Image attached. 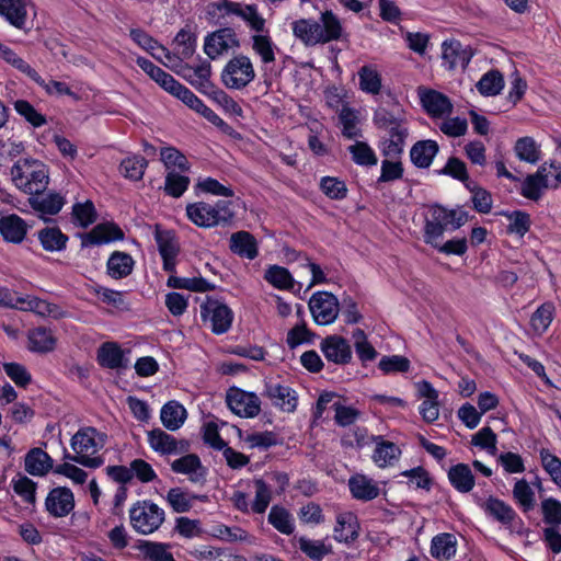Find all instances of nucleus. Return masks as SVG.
<instances>
[{"instance_id":"1","label":"nucleus","mask_w":561,"mask_h":561,"mask_svg":"<svg viewBox=\"0 0 561 561\" xmlns=\"http://www.w3.org/2000/svg\"><path fill=\"white\" fill-rule=\"evenodd\" d=\"M291 32L306 47L325 45L346 37L341 19L331 10H325L317 19L301 18L291 23Z\"/></svg>"},{"instance_id":"2","label":"nucleus","mask_w":561,"mask_h":561,"mask_svg":"<svg viewBox=\"0 0 561 561\" xmlns=\"http://www.w3.org/2000/svg\"><path fill=\"white\" fill-rule=\"evenodd\" d=\"M106 435L95 427L83 426L70 439L72 455L66 458L85 468L96 469L104 465V457L100 451L106 444Z\"/></svg>"},{"instance_id":"3","label":"nucleus","mask_w":561,"mask_h":561,"mask_svg":"<svg viewBox=\"0 0 561 561\" xmlns=\"http://www.w3.org/2000/svg\"><path fill=\"white\" fill-rule=\"evenodd\" d=\"M11 180L14 186L28 195H39L48 186L49 170L41 160L21 158L11 168Z\"/></svg>"},{"instance_id":"4","label":"nucleus","mask_w":561,"mask_h":561,"mask_svg":"<svg viewBox=\"0 0 561 561\" xmlns=\"http://www.w3.org/2000/svg\"><path fill=\"white\" fill-rule=\"evenodd\" d=\"M469 215L465 210H448L442 206H432L425 217L424 241L426 244L437 247L443 241L444 232L448 229L457 230L468 221Z\"/></svg>"},{"instance_id":"5","label":"nucleus","mask_w":561,"mask_h":561,"mask_svg":"<svg viewBox=\"0 0 561 561\" xmlns=\"http://www.w3.org/2000/svg\"><path fill=\"white\" fill-rule=\"evenodd\" d=\"M250 32V46L262 65L275 62L279 48L274 42L267 20L260 12L247 26Z\"/></svg>"},{"instance_id":"6","label":"nucleus","mask_w":561,"mask_h":561,"mask_svg":"<svg viewBox=\"0 0 561 561\" xmlns=\"http://www.w3.org/2000/svg\"><path fill=\"white\" fill-rule=\"evenodd\" d=\"M230 205L227 201H217L215 204L196 202L186 206V215L196 226L211 228L232 219Z\"/></svg>"},{"instance_id":"7","label":"nucleus","mask_w":561,"mask_h":561,"mask_svg":"<svg viewBox=\"0 0 561 561\" xmlns=\"http://www.w3.org/2000/svg\"><path fill=\"white\" fill-rule=\"evenodd\" d=\"M255 77L254 64L252 59L244 54H238L230 58L220 73V80L224 87L237 91L243 90L250 85Z\"/></svg>"},{"instance_id":"8","label":"nucleus","mask_w":561,"mask_h":561,"mask_svg":"<svg viewBox=\"0 0 561 561\" xmlns=\"http://www.w3.org/2000/svg\"><path fill=\"white\" fill-rule=\"evenodd\" d=\"M260 13L254 3L236 2L232 0H214L207 5V15L216 23H224L230 18H239L248 26Z\"/></svg>"},{"instance_id":"9","label":"nucleus","mask_w":561,"mask_h":561,"mask_svg":"<svg viewBox=\"0 0 561 561\" xmlns=\"http://www.w3.org/2000/svg\"><path fill=\"white\" fill-rule=\"evenodd\" d=\"M133 528L142 535H150L164 522V511L150 501H139L129 510Z\"/></svg>"},{"instance_id":"10","label":"nucleus","mask_w":561,"mask_h":561,"mask_svg":"<svg viewBox=\"0 0 561 561\" xmlns=\"http://www.w3.org/2000/svg\"><path fill=\"white\" fill-rule=\"evenodd\" d=\"M486 516L500 523L512 534L524 535L526 533L524 520L515 510L503 500L489 496L480 504Z\"/></svg>"},{"instance_id":"11","label":"nucleus","mask_w":561,"mask_h":561,"mask_svg":"<svg viewBox=\"0 0 561 561\" xmlns=\"http://www.w3.org/2000/svg\"><path fill=\"white\" fill-rule=\"evenodd\" d=\"M201 317L215 334L228 332L233 321L232 310L222 301L209 297L201 305Z\"/></svg>"},{"instance_id":"12","label":"nucleus","mask_w":561,"mask_h":561,"mask_svg":"<svg viewBox=\"0 0 561 561\" xmlns=\"http://www.w3.org/2000/svg\"><path fill=\"white\" fill-rule=\"evenodd\" d=\"M308 305L314 322L319 325L333 323L340 312L337 298L329 291L312 294Z\"/></svg>"},{"instance_id":"13","label":"nucleus","mask_w":561,"mask_h":561,"mask_svg":"<svg viewBox=\"0 0 561 561\" xmlns=\"http://www.w3.org/2000/svg\"><path fill=\"white\" fill-rule=\"evenodd\" d=\"M228 408L238 416L251 419L261 412V400L254 392L232 387L227 391Z\"/></svg>"},{"instance_id":"14","label":"nucleus","mask_w":561,"mask_h":561,"mask_svg":"<svg viewBox=\"0 0 561 561\" xmlns=\"http://www.w3.org/2000/svg\"><path fill=\"white\" fill-rule=\"evenodd\" d=\"M240 47V41L236 31L231 27L219 28L205 37L204 53L210 58L216 59L229 50Z\"/></svg>"},{"instance_id":"15","label":"nucleus","mask_w":561,"mask_h":561,"mask_svg":"<svg viewBox=\"0 0 561 561\" xmlns=\"http://www.w3.org/2000/svg\"><path fill=\"white\" fill-rule=\"evenodd\" d=\"M419 96L423 108L432 118H442L453 112L454 106L451 101L442 92L420 88Z\"/></svg>"},{"instance_id":"16","label":"nucleus","mask_w":561,"mask_h":561,"mask_svg":"<svg viewBox=\"0 0 561 561\" xmlns=\"http://www.w3.org/2000/svg\"><path fill=\"white\" fill-rule=\"evenodd\" d=\"M263 394L268 398L272 404L283 412L291 413L298 404V397L295 390L279 382L267 381Z\"/></svg>"},{"instance_id":"17","label":"nucleus","mask_w":561,"mask_h":561,"mask_svg":"<svg viewBox=\"0 0 561 561\" xmlns=\"http://www.w3.org/2000/svg\"><path fill=\"white\" fill-rule=\"evenodd\" d=\"M325 359L336 365H346L352 360L353 353L347 340L340 335H329L320 343Z\"/></svg>"},{"instance_id":"18","label":"nucleus","mask_w":561,"mask_h":561,"mask_svg":"<svg viewBox=\"0 0 561 561\" xmlns=\"http://www.w3.org/2000/svg\"><path fill=\"white\" fill-rule=\"evenodd\" d=\"M154 240L158 245L159 253L163 260V270L168 273L175 272L176 256L180 245L174 233L169 230H162L157 227Z\"/></svg>"},{"instance_id":"19","label":"nucleus","mask_w":561,"mask_h":561,"mask_svg":"<svg viewBox=\"0 0 561 561\" xmlns=\"http://www.w3.org/2000/svg\"><path fill=\"white\" fill-rule=\"evenodd\" d=\"M473 53L469 47H463L460 42L456 39L445 41L442 45V58L443 65L449 69H456L458 67L465 69Z\"/></svg>"},{"instance_id":"20","label":"nucleus","mask_w":561,"mask_h":561,"mask_svg":"<svg viewBox=\"0 0 561 561\" xmlns=\"http://www.w3.org/2000/svg\"><path fill=\"white\" fill-rule=\"evenodd\" d=\"M45 506L54 517L67 516L75 507L73 493L68 488H55L47 494Z\"/></svg>"},{"instance_id":"21","label":"nucleus","mask_w":561,"mask_h":561,"mask_svg":"<svg viewBox=\"0 0 561 561\" xmlns=\"http://www.w3.org/2000/svg\"><path fill=\"white\" fill-rule=\"evenodd\" d=\"M148 444L150 448L160 455H176L186 449L184 442L178 440L174 436L161 428L148 432Z\"/></svg>"},{"instance_id":"22","label":"nucleus","mask_w":561,"mask_h":561,"mask_svg":"<svg viewBox=\"0 0 561 561\" xmlns=\"http://www.w3.org/2000/svg\"><path fill=\"white\" fill-rule=\"evenodd\" d=\"M124 239L123 230L113 222L96 225L91 231L82 236V245H100Z\"/></svg>"},{"instance_id":"23","label":"nucleus","mask_w":561,"mask_h":561,"mask_svg":"<svg viewBox=\"0 0 561 561\" xmlns=\"http://www.w3.org/2000/svg\"><path fill=\"white\" fill-rule=\"evenodd\" d=\"M28 230L26 221L16 214L0 218V234L5 242L20 244L24 241Z\"/></svg>"},{"instance_id":"24","label":"nucleus","mask_w":561,"mask_h":561,"mask_svg":"<svg viewBox=\"0 0 561 561\" xmlns=\"http://www.w3.org/2000/svg\"><path fill=\"white\" fill-rule=\"evenodd\" d=\"M374 444L371 459L377 467H392L400 459L401 449L397 444L386 440L381 435L374 437Z\"/></svg>"},{"instance_id":"25","label":"nucleus","mask_w":561,"mask_h":561,"mask_svg":"<svg viewBox=\"0 0 561 561\" xmlns=\"http://www.w3.org/2000/svg\"><path fill=\"white\" fill-rule=\"evenodd\" d=\"M31 0H0V16L18 30H25Z\"/></svg>"},{"instance_id":"26","label":"nucleus","mask_w":561,"mask_h":561,"mask_svg":"<svg viewBox=\"0 0 561 561\" xmlns=\"http://www.w3.org/2000/svg\"><path fill=\"white\" fill-rule=\"evenodd\" d=\"M171 469L175 473L187 476L190 481L194 483L204 482L206 479L207 470L202 465L201 459L194 454H188L173 460Z\"/></svg>"},{"instance_id":"27","label":"nucleus","mask_w":561,"mask_h":561,"mask_svg":"<svg viewBox=\"0 0 561 561\" xmlns=\"http://www.w3.org/2000/svg\"><path fill=\"white\" fill-rule=\"evenodd\" d=\"M178 75L196 88L207 89L210 85L211 65L208 60L201 59L196 66H180Z\"/></svg>"},{"instance_id":"28","label":"nucleus","mask_w":561,"mask_h":561,"mask_svg":"<svg viewBox=\"0 0 561 561\" xmlns=\"http://www.w3.org/2000/svg\"><path fill=\"white\" fill-rule=\"evenodd\" d=\"M348 488L354 499L359 501H371L376 499L379 493V486L371 478L356 473L348 480Z\"/></svg>"},{"instance_id":"29","label":"nucleus","mask_w":561,"mask_h":561,"mask_svg":"<svg viewBox=\"0 0 561 561\" xmlns=\"http://www.w3.org/2000/svg\"><path fill=\"white\" fill-rule=\"evenodd\" d=\"M458 541L455 535L442 533L432 538L430 552L437 561H449L456 556Z\"/></svg>"},{"instance_id":"30","label":"nucleus","mask_w":561,"mask_h":561,"mask_svg":"<svg viewBox=\"0 0 561 561\" xmlns=\"http://www.w3.org/2000/svg\"><path fill=\"white\" fill-rule=\"evenodd\" d=\"M333 537L339 542H351L358 537V522L355 514L351 512L340 513L336 516V525Z\"/></svg>"},{"instance_id":"31","label":"nucleus","mask_w":561,"mask_h":561,"mask_svg":"<svg viewBox=\"0 0 561 561\" xmlns=\"http://www.w3.org/2000/svg\"><path fill=\"white\" fill-rule=\"evenodd\" d=\"M229 248L234 254L248 260H254L259 254L255 238L243 230L231 234Z\"/></svg>"},{"instance_id":"32","label":"nucleus","mask_w":561,"mask_h":561,"mask_svg":"<svg viewBox=\"0 0 561 561\" xmlns=\"http://www.w3.org/2000/svg\"><path fill=\"white\" fill-rule=\"evenodd\" d=\"M135 261L133 256L126 252L114 251L107 262V274L114 279H122L131 274Z\"/></svg>"},{"instance_id":"33","label":"nucleus","mask_w":561,"mask_h":561,"mask_svg":"<svg viewBox=\"0 0 561 561\" xmlns=\"http://www.w3.org/2000/svg\"><path fill=\"white\" fill-rule=\"evenodd\" d=\"M438 150L439 147L435 140H420L411 148L410 158L415 167L426 169L432 164Z\"/></svg>"},{"instance_id":"34","label":"nucleus","mask_w":561,"mask_h":561,"mask_svg":"<svg viewBox=\"0 0 561 561\" xmlns=\"http://www.w3.org/2000/svg\"><path fill=\"white\" fill-rule=\"evenodd\" d=\"M98 362L102 367L119 369L126 366L124 352L115 342H105L98 350Z\"/></svg>"},{"instance_id":"35","label":"nucleus","mask_w":561,"mask_h":561,"mask_svg":"<svg viewBox=\"0 0 561 561\" xmlns=\"http://www.w3.org/2000/svg\"><path fill=\"white\" fill-rule=\"evenodd\" d=\"M28 348L36 353H49L56 347V337L50 329L38 327L28 332Z\"/></svg>"},{"instance_id":"36","label":"nucleus","mask_w":561,"mask_h":561,"mask_svg":"<svg viewBox=\"0 0 561 561\" xmlns=\"http://www.w3.org/2000/svg\"><path fill=\"white\" fill-rule=\"evenodd\" d=\"M186 416L185 408L176 401L167 402L160 411L161 422L169 431L179 430L184 424Z\"/></svg>"},{"instance_id":"37","label":"nucleus","mask_w":561,"mask_h":561,"mask_svg":"<svg viewBox=\"0 0 561 561\" xmlns=\"http://www.w3.org/2000/svg\"><path fill=\"white\" fill-rule=\"evenodd\" d=\"M450 484L460 493L470 492L476 484L474 476L466 463L453 466L448 471Z\"/></svg>"},{"instance_id":"38","label":"nucleus","mask_w":561,"mask_h":561,"mask_svg":"<svg viewBox=\"0 0 561 561\" xmlns=\"http://www.w3.org/2000/svg\"><path fill=\"white\" fill-rule=\"evenodd\" d=\"M191 554L197 561H247L244 557L232 552L230 549L210 546L197 548Z\"/></svg>"},{"instance_id":"39","label":"nucleus","mask_w":561,"mask_h":561,"mask_svg":"<svg viewBox=\"0 0 561 561\" xmlns=\"http://www.w3.org/2000/svg\"><path fill=\"white\" fill-rule=\"evenodd\" d=\"M24 467L32 476H44L51 469L53 460L41 448H33L25 456Z\"/></svg>"},{"instance_id":"40","label":"nucleus","mask_w":561,"mask_h":561,"mask_svg":"<svg viewBox=\"0 0 561 561\" xmlns=\"http://www.w3.org/2000/svg\"><path fill=\"white\" fill-rule=\"evenodd\" d=\"M515 156L519 161L536 164L541 159L540 145L530 136L520 137L514 145Z\"/></svg>"},{"instance_id":"41","label":"nucleus","mask_w":561,"mask_h":561,"mask_svg":"<svg viewBox=\"0 0 561 561\" xmlns=\"http://www.w3.org/2000/svg\"><path fill=\"white\" fill-rule=\"evenodd\" d=\"M38 240L47 252H59L66 249L68 237L58 227H46L38 231Z\"/></svg>"},{"instance_id":"42","label":"nucleus","mask_w":561,"mask_h":561,"mask_svg":"<svg viewBox=\"0 0 561 561\" xmlns=\"http://www.w3.org/2000/svg\"><path fill=\"white\" fill-rule=\"evenodd\" d=\"M388 134L389 137L381 144V152L387 158L397 159L403 152L408 128L405 126L396 127L394 130Z\"/></svg>"},{"instance_id":"43","label":"nucleus","mask_w":561,"mask_h":561,"mask_svg":"<svg viewBox=\"0 0 561 561\" xmlns=\"http://www.w3.org/2000/svg\"><path fill=\"white\" fill-rule=\"evenodd\" d=\"M148 167V161L140 154H131L122 160L121 174L130 181H140Z\"/></svg>"},{"instance_id":"44","label":"nucleus","mask_w":561,"mask_h":561,"mask_svg":"<svg viewBox=\"0 0 561 561\" xmlns=\"http://www.w3.org/2000/svg\"><path fill=\"white\" fill-rule=\"evenodd\" d=\"M0 58L4 60L7 64L11 65L13 68L28 77L33 81L39 80L38 72L32 68L23 58L18 56V54L11 49L9 46L0 43Z\"/></svg>"},{"instance_id":"45","label":"nucleus","mask_w":561,"mask_h":561,"mask_svg":"<svg viewBox=\"0 0 561 561\" xmlns=\"http://www.w3.org/2000/svg\"><path fill=\"white\" fill-rule=\"evenodd\" d=\"M31 206L43 214L56 215L65 205V198L58 193H48L43 196L30 198Z\"/></svg>"},{"instance_id":"46","label":"nucleus","mask_w":561,"mask_h":561,"mask_svg":"<svg viewBox=\"0 0 561 561\" xmlns=\"http://www.w3.org/2000/svg\"><path fill=\"white\" fill-rule=\"evenodd\" d=\"M359 88L363 92L368 94H379L381 91V76L374 66H363L358 70Z\"/></svg>"},{"instance_id":"47","label":"nucleus","mask_w":561,"mask_h":561,"mask_svg":"<svg viewBox=\"0 0 561 561\" xmlns=\"http://www.w3.org/2000/svg\"><path fill=\"white\" fill-rule=\"evenodd\" d=\"M339 121L342 125V135L347 139H355L362 136L358 127V113L347 105H343L339 112Z\"/></svg>"},{"instance_id":"48","label":"nucleus","mask_w":561,"mask_h":561,"mask_svg":"<svg viewBox=\"0 0 561 561\" xmlns=\"http://www.w3.org/2000/svg\"><path fill=\"white\" fill-rule=\"evenodd\" d=\"M477 90L483 96H494L504 88V78L499 70L485 72L476 84Z\"/></svg>"},{"instance_id":"49","label":"nucleus","mask_w":561,"mask_h":561,"mask_svg":"<svg viewBox=\"0 0 561 561\" xmlns=\"http://www.w3.org/2000/svg\"><path fill=\"white\" fill-rule=\"evenodd\" d=\"M513 499L525 513L534 510L536 504L535 491L525 479L516 480L513 488Z\"/></svg>"},{"instance_id":"50","label":"nucleus","mask_w":561,"mask_h":561,"mask_svg":"<svg viewBox=\"0 0 561 561\" xmlns=\"http://www.w3.org/2000/svg\"><path fill=\"white\" fill-rule=\"evenodd\" d=\"M503 216L507 219V233L516 234L523 238L530 229V215L524 210L504 211Z\"/></svg>"},{"instance_id":"51","label":"nucleus","mask_w":561,"mask_h":561,"mask_svg":"<svg viewBox=\"0 0 561 561\" xmlns=\"http://www.w3.org/2000/svg\"><path fill=\"white\" fill-rule=\"evenodd\" d=\"M268 523L279 533L291 535L295 530V522L291 514L278 505L272 506L268 513Z\"/></svg>"},{"instance_id":"52","label":"nucleus","mask_w":561,"mask_h":561,"mask_svg":"<svg viewBox=\"0 0 561 561\" xmlns=\"http://www.w3.org/2000/svg\"><path fill=\"white\" fill-rule=\"evenodd\" d=\"M264 279L273 287L282 290L294 288V277L289 271L279 265H271L265 271Z\"/></svg>"},{"instance_id":"53","label":"nucleus","mask_w":561,"mask_h":561,"mask_svg":"<svg viewBox=\"0 0 561 561\" xmlns=\"http://www.w3.org/2000/svg\"><path fill=\"white\" fill-rule=\"evenodd\" d=\"M173 274V273H170ZM170 288H182L191 291L205 293L214 288V286L203 277H179L170 275L167 280Z\"/></svg>"},{"instance_id":"54","label":"nucleus","mask_w":561,"mask_h":561,"mask_svg":"<svg viewBox=\"0 0 561 561\" xmlns=\"http://www.w3.org/2000/svg\"><path fill=\"white\" fill-rule=\"evenodd\" d=\"M535 173L547 190H556L561 184V163L556 161L545 162Z\"/></svg>"},{"instance_id":"55","label":"nucleus","mask_w":561,"mask_h":561,"mask_svg":"<svg viewBox=\"0 0 561 561\" xmlns=\"http://www.w3.org/2000/svg\"><path fill=\"white\" fill-rule=\"evenodd\" d=\"M376 435H369L366 427L355 426L350 428L341 438V443L346 448L362 449L374 443Z\"/></svg>"},{"instance_id":"56","label":"nucleus","mask_w":561,"mask_h":561,"mask_svg":"<svg viewBox=\"0 0 561 561\" xmlns=\"http://www.w3.org/2000/svg\"><path fill=\"white\" fill-rule=\"evenodd\" d=\"M197 499L196 495L183 491L180 488L170 489L167 494V501L172 510L176 513H185L188 512L194 501Z\"/></svg>"},{"instance_id":"57","label":"nucleus","mask_w":561,"mask_h":561,"mask_svg":"<svg viewBox=\"0 0 561 561\" xmlns=\"http://www.w3.org/2000/svg\"><path fill=\"white\" fill-rule=\"evenodd\" d=\"M348 151L352 154V160L358 165L373 167L378 162L374 149L367 142L355 141L348 147Z\"/></svg>"},{"instance_id":"58","label":"nucleus","mask_w":561,"mask_h":561,"mask_svg":"<svg viewBox=\"0 0 561 561\" xmlns=\"http://www.w3.org/2000/svg\"><path fill=\"white\" fill-rule=\"evenodd\" d=\"M160 159L167 170L174 171V169H178L181 172L190 170V163L186 157L174 147L162 148Z\"/></svg>"},{"instance_id":"59","label":"nucleus","mask_w":561,"mask_h":561,"mask_svg":"<svg viewBox=\"0 0 561 561\" xmlns=\"http://www.w3.org/2000/svg\"><path fill=\"white\" fill-rule=\"evenodd\" d=\"M539 456L543 470L552 482L561 488V459L546 448L540 449Z\"/></svg>"},{"instance_id":"60","label":"nucleus","mask_w":561,"mask_h":561,"mask_svg":"<svg viewBox=\"0 0 561 561\" xmlns=\"http://www.w3.org/2000/svg\"><path fill=\"white\" fill-rule=\"evenodd\" d=\"M190 178L175 171H169L164 180V191L172 197H180L188 188Z\"/></svg>"},{"instance_id":"61","label":"nucleus","mask_w":561,"mask_h":561,"mask_svg":"<svg viewBox=\"0 0 561 561\" xmlns=\"http://www.w3.org/2000/svg\"><path fill=\"white\" fill-rule=\"evenodd\" d=\"M554 313V306L550 302L541 305L531 316L530 324L535 332L541 334L550 325Z\"/></svg>"},{"instance_id":"62","label":"nucleus","mask_w":561,"mask_h":561,"mask_svg":"<svg viewBox=\"0 0 561 561\" xmlns=\"http://www.w3.org/2000/svg\"><path fill=\"white\" fill-rule=\"evenodd\" d=\"M540 510L543 522L550 527L561 526V502L554 497H547L541 501Z\"/></svg>"},{"instance_id":"63","label":"nucleus","mask_w":561,"mask_h":561,"mask_svg":"<svg viewBox=\"0 0 561 561\" xmlns=\"http://www.w3.org/2000/svg\"><path fill=\"white\" fill-rule=\"evenodd\" d=\"M320 188L331 199H343L347 195L344 181L334 176H323L320 181Z\"/></svg>"},{"instance_id":"64","label":"nucleus","mask_w":561,"mask_h":561,"mask_svg":"<svg viewBox=\"0 0 561 561\" xmlns=\"http://www.w3.org/2000/svg\"><path fill=\"white\" fill-rule=\"evenodd\" d=\"M174 43L183 59L191 58L196 49V35L188 28H181L174 38Z\"/></svg>"}]
</instances>
